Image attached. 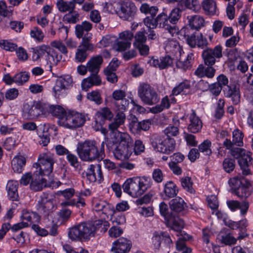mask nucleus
<instances>
[{"mask_svg":"<svg viewBox=\"0 0 253 253\" xmlns=\"http://www.w3.org/2000/svg\"><path fill=\"white\" fill-rule=\"evenodd\" d=\"M245 179H247L240 174L237 176L230 178L228 180V184L230 187L229 191L233 194L245 181Z\"/></svg>","mask_w":253,"mask_h":253,"instance_id":"a18cd8bd","label":"nucleus"},{"mask_svg":"<svg viewBox=\"0 0 253 253\" xmlns=\"http://www.w3.org/2000/svg\"><path fill=\"white\" fill-rule=\"evenodd\" d=\"M114 138L117 146L114 151L115 157L118 160L128 159L132 154L133 140L126 132L117 131Z\"/></svg>","mask_w":253,"mask_h":253,"instance_id":"39448f33","label":"nucleus"},{"mask_svg":"<svg viewBox=\"0 0 253 253\" xmlns=\"http://www.w3.org/2000/svg\"><path fill=\"white\" fill-rule=\"evenodd\" d=\"M165 49L167 53H170L176 55L180 53V47L178 42L176 40H169L165 47Z\"/></svg>","mask_w":253,"mask_h":253,"instance_id":"ea45409f","label":"nucleus"},{"mask_svg":"<svg viewBox=\"0 0 253 253\" xmlns=\"http://www.w3.org/2000/svg\"><path fill=\"white\" fill-rule=\"evenodd\" d=\"M165 222L167 227L177 232V236H179V238L182 234H186L182 232L184 224V221L178 216L173 214Z\"/></svg>","mask_w":253,"mask_h":253,"instance_id":"4be33fe9","label":"nucleus"},{"mask_svg":"<svg viewBox=\"0 0 253 253\" xmlns=\"http://www.w3.org/2000/svg\"><path fill=\"white\" fill-rule=\"evenodd\" d=\"M139 10L142 13L150 14L152 18H154L159 11L157 6H150L146 3H142L139 8Z\"/></svg>","mask_w":253,"mask_h":253,"instance_id":"de8ad7c7","label":"nucleus"},{"mask_svg":"<svg viewBox=\"0 0 253 253\" xmlns=\"http://www.w3.org/2000/svg\"><path fill=\"white\" fill-rule=\"evenodd\" d=\"M199 3L198 0H182L181 8H187L193 11L198 10L199 8Z\"/></svg>","mask_w":253,"mask_h":253,"instance_id":"4d7b16f0","label":"nucleus"},{"mask_svg":"<svg viewBox=\"0 0 253 253\" xmlns=\"http://www.w3.org/2000/svg\"><path fill=\"white\" fill-rule=\"evenodd\" d=\"M155 20L157 27L168 30L169 32L171 31L170 28H175L173 25L172 27L170 26V24L169 23L168 16L164 12L159 14Z\"/></svg>","mask_w":253,"mask_h":253,"instance_id":"c9c22d12","label":"nucleus"},{"mask_svg":"<svg viewBox=\"0 0 253 253\" xmlns=\"http://www.w3.org/2000/svg\"><path fill=\"white\" fill-rule=\"evenodd\" d=\"M93 210L96 211H101L105 214H110L113 211V206L105 201L95 199L92 201Z\"/></svg>","mask_w":253,"mask_h":253,"instance_id":"cd10ccee","label":"nucleus"},{"mask_svg":"<svg viewBox=\"0 0 253 253\" xmlns=\"http://www.w3.org/2000/svg\"><path fill=\"white\" fill-rule=\"evenodd\" d=\"M202 7L206 15H213L216 12V5L213 0H204Z\"/></svg>","mask_w":253,"mask_h":253,"instance_id":"37998d69","label":"nucleus"},{"mask_svg":"<svg viewBox=\"0 0 253 253\" xmlns=\"http://www.w3.org/2000/svg\"><path fill=\"white\" fill-rule=\"evenodd\" d=\"M101 84V79L98 75V73H91L88 77L82 81V88L83 90L87 91L91 87L99 85Z\"/></svg>","mask_w":253,"mask_h":253,"instance_id":"bb28decb","label":"nucleus"},{"mask_svg":"<svg viewBox=\"0 0 253 253\" xmlns=\"http://www.w3.org/2000/svg\"><path fill=\"white\" fill-rule=\"evenodd\" d=\"M72 85L73 80L71 76L67 75L58 78L53 87L55 96L59 98L60 96H64L67 93V90Z\"/></svg>","mask_w":253,"mask_h":253,"instance_id":"9d476101","label":"nucleus"},{"mask_svg":"<svg viewBox=\"0 0 253 253\" xmlns=\"http://www.w3.org/2000/svg\"><path fill=\"white\" fill-rule=\"evenodd\" d=\"M188 24L182 27L180 31L185 32L189 28L191 30L199 31L202 27L204 26L205 20L199 15H194L187 17Z\"/></svg>","mask_w":253,"mask_h":253,"instance_id":"5701e85b","label":"nucleus"},{"mask_svg":"<svg viewBox=\"0 0 253 253\" xmlns=\"http://www.w3.org/2000/svg\"><path fill=\"white\" fill-rule=\"evenodd\" d=\"M177 124L175 123V126L169 125L164 130V134L167 137H171L176 136L179 134V120H177Z\"/></svg>","mask_w":253,"mask_h":253,"instance_id":"3c124183","label":"nucleus"},{"mask_svg":"<svg viewBox=\"0 0 253 253\" xmlns=\"http://www.w3.org/2000/svg\"><path fill=\"white\" fill-rule=\"evenodd\" d=\"M79 13L74 10L65 14L63 17V20L69 23H76L79 20Z\"/></svg>","mask_w":253,"mask_h":253,"instance_id":"338daca9","label":"nucleus"},{"mask_svg":"<svg viewBox=\"0 0 253 253\" xmlns=\"http://www.w3.org/2000/svg\"><path fill=\"white\" fill-rule=\"evenodd\" d=\"M26 163V160L24 156L20 155L14 157L11 162L13 170L14 172L21 173Z\"/></svg>","mask_w":253,"mask_h":253,"instance_id":"58836bf2","label":"nucleus"},{"mask_svg":"<svg viewBox=\"0 0 253 253\" xmlns=\"http://www.w3.org/2000/svg\"><path fill=\"white\" fill-rule=\"evenodd\" d=\"M178 7L174 8L173 9L169 15L168 16V21L169 23L170 24V26L172 27L173 25L175 28H171V31H174L175 32H180L179 30V27L176 25L177 22L178 21V20L180 19L181 17V12L182 10L184 9H182L179 5H178Z\"/></svg>","mask_w":253,"mask_h":253,"instance_id":"c756f323","label":"nucleus"},{"mask_svg":"<svg viewBox=\"0 0 253 253\" xmlns=\"http://www.w3.org/2000/svg\"><path fill=\"white\" fill-rule=\"evenodd\" d=\"M56 6L58 10L61 12H69L75 10L76 5L72 1H64L59 0L56 2Z\"/></svg>","mask_w":253,"mask_h":253,"instance_id":"79ce46f5","label":"nucleus"},{"mask_svg":"<svg viewBox=\"0 0 253 253\" xmlns=\"http://www.w3.org/2000/svg\"><path fill=\"white\" fill-rule=\"evenodd\" d=\"M181 184L182 187L186 191L190 193H194L195 191L193 188V183L191 177L187 176L181 179Z\"/></svg>","mask_w":253,"mask_h":253,"instance_id":"bf43d9fd","label":"nucleus"},{"mask_svg":"<svg viewBox=\"0 0 253 253\" xmlns=\"http://www.w3.org/2000/svg\"><path fill=\"white\" fill-rule=\"evenodd\" d=\"M228 80L226 76L222 75V90L224 95L231 97L234 104H237L240 101V93L239 87L235 84H230L228 85Z\"/></svg>","mask_w":253,"mask_h":253,"instance_id":"f8f14e48","label":"nucleus"},{"mask_svg":"<svg viewBox=\"0 0 253 253\" xmlns=\"http://www.w3.org/2000/svg\"><path fill=\"white\" fill-rule=\"evenodd\" d=\"M0 47L4 50L12 52L16 50L17 45L8 40H1L0 41Z\"/></svg>","mask_w":253,"mask_h":253,"instance_id":"774afa93","label":"nucleus"},{"mask_svg":"<svg viewBox=\"0 0 253 253\" xmlns=\"http://www.w3.org/2000/svg\"><path fill=\"white\" fill-rule=\"evenodd\" d=\"M170 106V100L168 96L162 98L161 104L150 108V112L154 114H157L163 111L165 109H169Z\"/></svg>","mask_w":253,"mask_h":253,"instance_id":"49530a36","label":"nucleus"},{"mask_svg":"<svg viewBox=\"0 0 253 253\" xmlns=\"http://www.w3.org/2000/svg\"><path fill=\"white\" fill-rule=\"evenodd\" d=\"M191 87L190 82L185 80L175 86L172 90V95H178L180 93L186 94Z\"/></svg>","mask_w":253,"mask_h":253,"instance_id":"c03bdc74","label":"nucleus"},{"mask_svg":"<svg viewBox=\"0 0 253 253\" xmlns=\"http://www.w3.org/2000/svg\"><path fill=\"white\" fill-rule=\"evenodd\" d=\"M126 92L122 89L114 90L112 94V99L117 110H126L129 104V101L126 98Z\"/></svg>","mask_w":253,"mask_h":253,"instance_id":"dca6fc26","label":"nucleus"},{"mask_svg":"<svg viewBox=\"0 0 253 253\" xmlns=\"http://www.w3.org/2000/svg\"><path fill=\"white\" fill-rule=\"evenodd\" d=\"M223 145L225 148L224 150V157L232 156L234 158H239V154L243 149L242 148L235 147L236 144L228 139L224 140Z\"/></svg>","mask_w":253,"mask_h":253,"instance_id":"393cba45","label":"nucleus"},{"mask_svg":"<svg viewBox=\"0 0 253 253\" xmlns=\"http://www.w3.org/2000/svg\"><path fill=\"white\" fill-rule=\"evenodd\" d=\"M251 186V183L247 179H245L243 184L233 193L240 198H246L250 196L251 192L249 188Z\"/></svg>","mask_w":253,"mask_h":253,"instance_id":"e433bc0d","label":"nucleus"},{"mask_svg":"<svg viewBox=\"0 0 253 253\" xmlns=\"http://www.w3.org/2000/svg\"><path fill=\"white\" fill-rule=\"evenodd\" d=\"M178 189L176 184L172 181H168L164 186L163 199L165 200H169L176 196Z\"/></svg>","mask_w":253,"mask_h":253,"instance_id":"7c9ffc66","label":"nucleus"},{"mask_svg":"<svg viewBox=\"0 0 253 253\" xmlns=\"http://www.w3.org/2000/svg\"><path fill=\"white\" fill-rule=\"evenodd\" d=\"M19 183L16 180H9L6 184V190L8 199L12 201H18L19 196L18 192Z\"/></svg>","mask_w":253,"mask_h":253,"instance_id":"a878e982","label":"nucleus"},{"mask_svg":"<svg viewBox=\"0 0 253 253\" xmlns=\"http://www.w3.org/2000/svg\"><path fill=\"white\" fill-rule=\"evenodd\" d=\"M109 227V223L102 220H97L92 222H84L70 228L68 236L73 241H87L94 237L98 232L105 233Z\"/></svg>","mask_w":253,"mask_h":253,"instance_id":"f03ea898","label":"nucleus"},{"mask_svg":"<svg viewBox=\"0 0 253 253\" xmlns=\"http://www.w3.org/2000/svg\"><path fill=\"white\" fill-rule=\"evenodd\" d=\"M221 138V132L218 133L216 135L215 139L213 140L212 149V152L219 155L220 154V149L221 148L220 139ZM211 145V143L210 140L208 139L205 140L201 144L198 146L199 150L203 153H205L206 155H210L212 153V151L210 148Z\"/></svg>","mask_w":253,"mask_h":253,"instance_id":"4468645a","label":"nucleus"},{"mask_svg":"<svg viewBox=\"0 0 253 253\" xmlns=\"http://www.w3.org/2000/svg\"><path fill=\"white\" fill-rule=\"evenodd\" d=\"M190 123L188 129L192 133H196L199 132L202 127V123L199 118L196 115L195 111L189 116Z\"/></svg>","mask_w":253,"mask_h":253,"instance_id":"c85d7f7f","label":"nucleus"},{"mask_svg":"<svg viewBox=\"0 0 253 253\" xmlns=\"http://www.w3.org/2000/svg\"><path fill=\"white\" fill-rule=\"evenodd\" d=\"M137 11L135 3L130 0H122L118 16L123 20L131 21Z\"/></svg>","mask_w":253,"mask_h":253,"instance_id":"9b49d317","label":"nucleus"},{"mask_svg":"<svg viewBox=\"0 0 253 253\" xmlns=\"http://www.w3.org/2000/svg\"><path fill=\"white\" fill-rule=\"evenodd\" d=\"M105 142L100 145L94 140H85L79 142L77 146V153L80 159L84 162H91L100 161L105 156Z\"/></svg>","mask_w":253,"mask_h":253,"instance_id":"7ed1b4c3","label":"nucleus"},{"mask_svg":"<svg viewBox=\"0 0 253 253\" xmlns=\"http://www.w3.org/2000/svg\"><path fill=\"white\" fill-rule=\"evenodd\" d=\"M29 79V75L26 72L17 73L14 76V83L19 85H23Z\"/></svg>","mask_w":253,"mask_h":253,"instance_id":"052dcab7","label":"nucleus"},{"mask_svg":"<svg viewBox=\"0 0 253 253\" xmlns=\"http://www.w3.org/2000/svg\"><path fill=\"white\" fill-rule=\"evenodd\" d=\"M62 58V55L59 54L55 49L49 46L45 56V60L50 68H51L52 66L57 65L58 63L61 60Z\"/></svg>","mask_w":253,"mask_h":253,"instance_id":"2f4dec72","label":"nucleus"},{"mask_svg":"<svg viewBox=\"0 0 253 253\" xmlns=\"http://www.w3.org/2000/svg\"><path fill=\"white\" fill-rule=\"evenodd\" d=\"M204 63L208 67H212L214 64L216 58L221 57V46H216L213 49L207 48L204 50L202 54Z\"/></svg>","mask_w":253,"mask_h":253,"instance_id":"2eb2a0df","label":"nucleus"},{"mask_svg":"<svg viewBox=\"0 0 253 253\" xmlns=\"http://www.w3.org/2000/svg\"><path fill=\"white\" fill-rule=\"evenodd\" d=\"M102 62L103 59L101 56L92 57L87 63L88 71L91 73H98Z\"/></svg>","mask_w":253,"mask_h":253,"instance_id":"72a5a7b5","label":"nucleus"},{"mask_svg":"<svg viewBox=\"0 0 253 253\" xmlns=\"http://www.w3.org/2000/svg\"><path fill=\"white\" fill-rule=\"evenodd\" d=\"M51 197V194L43 193L41 196V200L38 202L37 205L38 212L44 217H48L53 211L54 205Z\"/></svg>","mask_w":253,"mask_h":253,"instance_id":"ddd939ff","label":"nucleus"},{"mask_svg":"<svg viewBox=\"0 0 253 253\" xmlns=\"http://www.w3.org/2000/svg\"><path fill=\"white\" fill-rule=\"evenodd\" d=\"M132 247L131 242L125 238H120L113 243L111 253H128Z\"/></svg>","mask_w":253,"mask_h":253,"instance_id":"6ab92c4d","label":"nucleus"},{"mask_svg":"<svg viewBox=\"0 0 253 253\" xmlns=\"http://www.w3.org/2000/svg\"><path fill=\"white\" fill-rule=\"evenodd\" d=\"M193 56V54L192 53L189 54L184 61H182L179 60L177 61L176 63V67L178 68L181 69L184 71L190 69L192 67Z\"/></svg>","mask_w":253,"mask_h":253,"instance_id":"603ef678","label":"nucleus"},{"mask_svg":"<svg viewBox=\"0 0 253 253\" xmlns=\"http://www.w3.org/2000/svg\"><path fill=\"white\" fill-rule=\"evenodd\" d=\"M112 212V215L111 217V220L112 222L116 224V225L123 224L126 222V218L124 214L122 213L118 212L114 209L113 208V211L110 212Z\"/></svg>","mask_w":253,"mask_h":253,"instance_id":"864d4df0","label":"nucleus"},{"mask_svg":"<svg viewBox=\"0 0 253 253\" xmlns=\"http://www.w3.org/2000/svg\"><path fill=\"white\" fill-rule=\"evenodd\" d=\"M21 217L23 220L31 223L39 222L41 219V216L36 212H23Z\"/></svg>","mask_w":253,"mask_h":253,"instance_id":"5fc2aeb1","label":"nucleus"},{"mask_svg":"<svg viewBox=\"0 0 253 253\" xmlns=\"http://www.w3.org/2000/svg\"><path fill=\"white\" fill-rule=\"evenodd\" d=\"M92 38L91 33H84L80 46L88 49L89 51H92L94 48L93 44L91 43L89 41Z\"/></svg>","mask_w":253,"mask_h":253,"instance_id":"e2e57ef3","label":"nucleus"},{"mask_svg":"<svg viewBox=\"0 0 253 253\" xmlns=\"http://www.w3.org/2000/svg\"><path fill=\"white\" fill-rule=\"evenodd\" d=\"M87 179L90 182L98 181L100 183L103 180L101 166L100 164L90 165L85 172Z\"/></svg>","mask_w":253,"mask_h":253,"instance_id":"aec40b11","label":"nucleus"},{"mask_svg":"<svg viewBox=\"0 0 253 253\" xmlns=\"http://www.w3.org/2000/svg\"><path fill=\"white\" fill-rule=\"evenodd\" d=\"M227 60L225 64L227 65L230 70H234L235 68V62H239L242 58L236 49L230 50L227 52Z\"/></svg>","mask_w":253,"mask_h":253,"instance_id":"f704fd0d","label":"nucleus"},{"mask_svg":"<svg viewBox=\"0 0 253 253\" xmlns=\"http://www.w3.org/2000/svg\"><path fill=\"white\" fill-rule=\"evenodd\" d=\"M87 51H89V50L86 49V48L83 46L79 45L75 54V61L81 63L85 61L88 56Z\"/></svg>","mask_w":253,"mask_h":253,"instance_id":"09e8293b","label":"nucleus"},{"mask_svg":"<svg viewBox=\"0 0 253 253\" xmlns=\"http://www.w3.org/2000/svg\"><path fill=\"white\" fill-rule=\"evenodd\" d=\"M221 79V74L219 75L217 78V82L212 84L210 85L209 90L211 93L215 96H218L221 91V83L220 80Z\"/></svg>","mask_w":253,"mask_h":253,"instance_id":"680f3d73","label":"nucleus"},{"mask_svg":"<svg viewBox=\"0 0 253 253\" xmlns=\"http://www.w3.org/2000/svg\"><path fill=\"white\" fill-rule=\"evenodd\" d=\"M215 70L212 67H206L203 64L198 66L194 72V75L199 78L207 77L208 78H212L215 75Z\"/></svg>","mask_w":253,"mask_h":253,"instance_id":"473e14b6","label":"nucleus"},{"mask_svg":"<svg viewBox=\"0 0 253 253\" xmlns=\"http://www.w3.org/2000/svg\"><path fill=\"white\" fill-rule=\"evenodd\" d=\"M169 204L170 210L175 212L184 215L188 212L187 204L180 197H177L172 199Z\"/></svg>","mask_w":253,"mask_h":253,"instance_id":"b1692460","label":"nucleus"},{"mask_svg":"<svg viewBox=\"0 0 253 253\" xmlns=\"http://www.w3.org/2000/svg\"><path fill=\"white\" fill-rule=\"evenodd\" d=\"M186 42L192 48L197 46L198 47L204 48L208 44L207 39L203 38L201 33H193L190 35H187Z\"/></svg>","mask_w":253,"mask_h":253,"instance_id":"412c9836","label":"nucleus"},{"mask_svg":"<svg viewBox=\"0 0 253 253\" xmlns=\"http://www.w3.org/2000/svg\"><path fill=\"white\" fill-rule=\"evenodd\" d=\"M138 95L141 101L148 105L156 104L160 101L158 93L149 84L141 83L138 87Z\"/></svg>","mask_w":253,"mask_h":253,"instance_id":"0eeeda50","label":"nucleus"},{"mask_svg":"<svg viewBox=\"0 0 253 253\" xmlns=\"http://www.w3.org/2000/svg\"><path fill=\"white\" fill-rule=\"evenodd\" d=\"M86 97L88 100L94 102L97 105H100L102 103L101 94L98 90H93L88 92Z\"/></svg>","mask_w":253,"mask_h":253,"instance_id":"0e129e2a","label":"nucleus"},{"mask_svg":"<svg viewBox=\"0 0 253 253\" xmlns=\"http://www.w3.org/2000/svg\"><path fill=\"white\" fill-rule=\"evenodd\" d=\"M235 158H230L228 157L225 158L222 162V167L224 170L227 173L232 171L235 167Z\"/></svg>","mask_w":253,"mask_h":253,"instance_id":"13d9d810","label":"nucleus"},{"mask_svg":"<svg viewBox=\"0 0 253 253\" xmlns=\"http://www.w3.org/2000/svg\"><path fill=\"white\" fill-rule=\"evenodd\" d=\"M46 179L43 176H37L34 173L33 178L30 183V188L35 191L42 190L46 186Z\"/></svg>","mask_w":253,"mask_h":253,"instance_id":"4c0bfd02","label":"nucleus"},{"mask_svg":"<svg viewBox=\"0 0 253 253\" xmlns=\"http://www.w3.org/2000/svg\"><path fill=\"white\" fill-rule=\"evenodd\" d=\"M133 37V33H120L119 38L114 45L116 50L122 52L129 48Z\"/></svg>","mask_w":253,"mask_h":253,"instance_id":"a211bd4d","label":"nucleus"},{"mask_svg":"<svg viewBox=\"0 0 253 253\" xmlns=\"http://www.w3.org/2000/svg\"><path fill=\"white\" fill-rule=\"evenodd\" d=\"M49 45L45 44L32 48V59L34 61H38L47 53Z\"/></svg>","mask_w":253,"mask_h":253,"instance_id":"a19ab883","label":"nucleus"},{"mask_svg":"<svg viewBox=\"0 0 253 253\" xmlns=\"http://www.w3.org/2000/svg\"><path fill=\"white\" fill-rule=\"evenodd\" d=\"M243 137L244 134L239 129H236L233 131L232 142H233L236 146H241L243 145Z\"/></svg>","mask_w":253,"mask_h":253,"instance_id":"69168bd1","label":"nucleus"},{"mask_svg":"<svg viewBox=\"0 0 253 253\" xmlns=\"http://www.w3.org/2000/svg\"><path fill=\"white\" fill-rule=\"evenodd\" d=\"M46 113H50L58 118V124L65 128L74 129L83 126L86 122L87 115L76 111L66 110L59 105L46 104Z\"/></svg>","mask_w":253,"mask_h":253,"instance_id":"f257e3e1","label":"nucleus"},{"mask_svg":"<svg viewBox=\"0 0 253 253\" xmlns=\"http://www.w3.org/2000/svg\"><path fill=\"white\" fill-rule=\"evenodd\" d=\"M239 154L238 163L242 170V175L246 176L251 174V172L249 168L252 160L251 153L243 149Z\"/></svg>","mask_w":253,"mask_h":253,"instance_id":"f3484780","label":"nucleus"},{"mask_svg":"<svg viewBox=\"0 0 253 253\" xmlns=\"http://www.w3.org/2000/svg\"><path fill=\"white\" fill-rule=\"evenodd\" d=\"M46 110V104L34 101L24 105L22 116L25 119L34 120L41 115L45 114Z\"/></svg>","mask_w":253,"mask_h":253,"instance_id":"6e6552de","label":"nucleus"},{"mask_svg":"<svg viewBox=\"0 0 253 253\" xmlns=\"http://www.w3.org/2000/svg\"><path fill=\"white\" fill-rule=\"evenodd\" d=\"M121 0H112L106 3L107 10L111 14H117L118 15L120 9Z\"/></svg>","mask_w":253,"mask_h":253,"instance_id":"8fccbe9b","label":"nucleus"},{"mask_svg":"<svg viewBox=\"0 0 253 253\" xmlns=\"http://www.w3.org/2000/svg\"><path fill=\"white\" fill-rule=\"evenodd\" d=\"M13 9L7 6L6 3L4 0H0V15L3 17H8L12 16Z\"/></svg>","mask_w":253,"mask_h":253,"instance_id":"6e6d98bb","label":"nucleus"},{"mask_svg":"<svg viewBox=\"0 0 253 253\" xmlns=\"http://www.w3.org/2000/svg\"><path fill=\"white\" fill-rule=\"evenodd\" d=\"M55 160L53 156L45 153L40 155L38 163L34 164L33 167L36 169L35 175L37 176H48L53 171Z\"/></svg>","mask_w":253,"mask_h":253,"instance_id":"423d86ee","label":"nucleus"},{"mask_svg":"<svg viewBox=\"0 0 253 253\" xmlns=\"http://www.w3.org/2000/svg\"><path fill=\"white\" fill-rule=\"evenodd\" d=\"M152 185L150 177H133L127 178L122 185L124 192L132 197L141 196Z\"/></svg>","mask_w":253,"mask_h":253,"instance_id":"20e7f679","label":"nucleus"},{"mask_svg":"<svg viewBox=\"0 0 253 253\" xmlns=\"http://www.w3.org/2000/svg\"><path fill=\"white\" fill-rule=\"evenodd\" d=\"M151 144L156 151L169 154L174 150L175 141L174 138L171 137H167L162 140L160 136L157 135L152 138Z\"/></svg>","mask_w":253,"mask_h":253,"instance_id":"1a4fd4ad","label":"nucleus"}]
</instances>
